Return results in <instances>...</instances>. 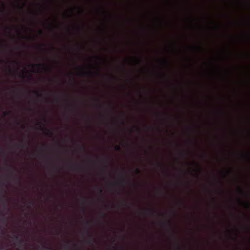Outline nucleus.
Returning <instances> with one entry per match:
<instances>
[{
	"label": "nucleus",
	"instance_id": "obj_1",
	"mask_svg": "<svg viewBox=\"0 0 250 250\" xmlns=\"http://www.w3.org/2000/svg\"><path fill=\"white\" fill-rule=\"evenodd\" d=\"M60 18L61 21L60 23V42H61L62 40V0H60Z\"/></svg>",
	"mask_w": 250,
	"mask_h": 250
},
{
	"label": "nucleus",
	"instance_id": "obj_2",
	"mask_svg": "<svg viewBox=\"0 0 250 250\" xmlns=\"http://www.w3.org/2000/svg\"><path fill=\"white\" fill-rule=\"evenodd\" d=\"M37 124L40 126V130H42L44 134L49 135L51 133L50 130H49L48 129H47L44 127L42 126V125L43 126L44 125L42 122H41V121L38 122Z\"/></svg>",
	"mask_w": 250,
	"mask_h": 250
},
{
	"label": "nucleus",
	"instance_id": "obj_3",
	"mask_svg": "<svg viewBox=\"0 0 250 250\" xmlns=\"http://www.w3.org/2000/svg\"><path fill=\"white\" fill-rule=\"evenodd\" d=\"M31 66L33 68L37 69V70H38L40 68H42L43 70H45L47 67L45 64H42V63L32 64Z\"/></svg>",
	"mask_w": 250,
	"mask_h": 250
},
{
	"label": "nucleus",
	"instance_id": "obj_4",
	"mask_svg": "<svg viewBox=\"0 0 250 250\" xmlns=\"http://www.w3.org/2000/svg\"><path fill=\"white\" fill-rule=\"evenodd\" d=\"M47 146L46 145H43L41 148V152L40 153V155L43 158L46 159L47 158V155L45 153V149L47 148Z\"/></svg>",
	"mask_w": 250,
	"mask_h": 250
},
{
	"label": "nucleus",
	"instance_id": "obj_5",
	"mask_svg": "<svg viewBox=\"0 0 250 250\" xmlns=\"http://www.w3.org/2000/svg\"><path fill=\"white\" fill-rule=\"evenodd\" d=\"M62 45L61 44L60 45V63L61 64L62 63ZM62 66H61V68H60V77H62ZM62 83V80L61 79L60 80V85H61Z\"/></svg>",
	"mask_w": 250,
	"mask_h": 250
},
{
	"label": "nucleus",
	"instance_id": "obj_6",
	"mask_svg": "<svg viewBox=\"0 0 250 250\" xmlns=\"http://www.w3.org/2000/svg\"><path fill=\"white\" fill-rule=\"evenodd\" d=\"M62 125L61 124V126H60V129H61V127H62ZM62 135V131L61 130L60 131V136ZM62 137L60 136V161L61 162V159H62Z\"/></svg>",
	"mask_w": 250,
	"mask_h": 250
},
{
	"label": "nucleus",
	"instance_id": "obj_7",
	"mask_svg": "<svg viewBox=\"0 0 250 250\" xmlns=\"http://www.w3.org/2000/svg\"><path fill=\"white\" fill-rule=\"evenodd\" d=\"M14 238L17 241H19V243L21 244L25 245L26 244V242L23 239H20L19 237L17 235H14Z\"/></svg>",
	"mask_w": 250,
	"mask_h": 250
},
{
	"label": "nucleus",
	"instance_id": "obj_8",
	"mask_svg": "<svg viewBox=\"0 0 250 250\" xmlns=\"http://www.w3.org/2000/svg\"><path fill=\"white\" fill-rule=\"evenodd\" d=\"M32 92L36 95L37 97L38 98H42L43 97V94L42 93H40L38 91H33Z\"/></svg>",
	"mask_w": 250,
	"mask_h": 250
},
{
	"label": "nucleus",
	"instance_id": "obj_9",
	"mask_svg": "<svg viewBox=\"0 0 250 250\" xmlns=\"http://www.w3.org/2000/svg\"><path fill=\"white\" fill-rule=\"evenodd\" d=\"M51 250V248L50 246L47 245L46 244L42 245V250Z\"/></svg>",
	"mask_w": 250,
	"mask_h": 250
},
{
	"label": "nucleus",
	"instance_id": "obj_10",
	"mask_svg": "<svg viewBox=\"0 0 250 250\" xmlns=\"http://www.w3.org/2000/svg\"><path fill=\"white\" fill-rule=\"evenodd\" d=\"M60 108L61 109L62 102V92L61 90L60 93Z\"/></svg>",
	"mask_w": 250,
	"mask_h": 250
},
{
	"label": "nucleus",
	"instance_id": "obj_11",
	"mask_svg": "<svg viewBox=\"0 0 250 250\" xmlns=\"http://www.w3.org/2000/svg\"><path fill=\"white\" fill-rule=\"evenodd\" d=\"M10 114H11V112H10V111H4L3 112V115L4 116H8Z\"/></svg>",
	"mask_w": 250,
	"mask_h": 250
},
{
	"label": "nucleus",
	"instance_id": "obj_12",
	"mask_svg": "<svg viewBox=\"0 0 250 250\" xmlns=\"http://www.w3.org/2000/svg\"><path fill=\"white\" fill-rule=\"evenodd\" d=\"M30 206H29V208H31L32 206H33L34 205V202L33 201H30L29 202Z\"/></svg>",
	"mask_w": 250,
	"mask_h": 250
},
{
	"label": "nucleus",
	"instance_id": "obj_13",
	"mask_svg": "<svg viewBox=\"0 0 250 250\" xmlns=\"http://www.w3.org/2000/svg\"><path fill=\"white\" fill-rule=\"evenodd\" d=\"M21 143H22V145H21L20 146L22 147H25V144L24 142H23V141H21Z\"/></svg>",
	"mask_w": 250,
	"mask_h": 250
},
{
	"label": "nucleus",
	"instance_id": "obj_14",
	"mask_svg": "<svg viewBox=\"0 0 250 250\" xmlns=\"http://www.w3.org/2000/svg\"><path fill=\"white\" fill-rule=\"evenodd\" d=\"M38 33H39V34H40V35H42V34H43V31H42V30H38Z\"/></svg>",
	"mask_w": 250,
	"mask_h": 250
},
{
	"label": "nucleus",
	"instance_id": "obj_15",
	"mask_svg": "<svg viewBox=\"0 0 250 250\" xmlns=\"http://www.w3.org/2000/svg\"><path fill=\"white\" fill-rule=\"evenodd\" d=\"M44 45H38V47L40 49H42L43 48Z\"/></svg>",
	"mask_w": 250,
	"mask_h": 250
},
{
	"label": "nucleus",
	"instance_id": "obj_16",
	"mask_svg": "<svg viewBox=\"0 0 250 250\" xmlns=\"http://www.w3.org/2000/svg\"><path fill=\"white\" fill-rule=\"evenodd\" d=\"M12 62L15 64H18V63L17 62H16V61H13Z\"/></svg>",
	"mask_w": 250,
	"mask_h": 250
},
{
	"label": "nucleus",
	"instance_id": "obj_17",
	"mask_svg": "<svg viewBox=\"0 0 250 250\" xmlns=\"http://www.w3.org/2000/svg\"><path fill=\"white\" fill-rule=\"evenodd\" d=\"M62 169V166L61 164L60 166V171H61Z\"/></svg>",
	"mask_w": 250,
	"mask_h": 250
},
{
	"label": "nucleus",
	"instance_id": "obj_18",
	"mask_svg": "<svg viewBox=\"0 0 250 250\" xmlns=\"http://www.w3.org/2000/svg\"><path fill=\"white\" fill-rule=\"evenodd\" d=\"M2 185H3V183H2V182L0 181V186H1Z\"/></svg>",
	"mask_w": 250,
	"mask_h": 250
},
{
	"label": "nucleus",
	"instance_id": "obj_19",
	"mask_svg": "<svg viewBox=\"0 0 250 250\" xmlns=\"http://www.w3.org/2000/svg\"><path fill=\"white\" fill-rule=\"evenodd\" d=\"M63 18H64V16H65V12L64 11V10L63 9Z\"/></svg>",
	"mask_w": 250,
	"mask_h": 250
},
{
	"label": "nucleus",
	"instance_id": "obj_20",
	"mask_svg": "<svg viewBox=\"0 0 250 250\" xmlns=\"http://www.w3.org/2000/svg\"><path fill=\"white\" fill-rule=\"evenodd\" d=\"M60 246H61L60 250H61L62 247V245L61 243H60Z\"/></svg>",
	"mask_w": 250,
	"mask_h": 250
},
{
	"label": "nucleus",
	"instance_id": "obj_21",
	"mask_svg": "<svg viewBox=\"0 0 250 250\" xmlns=\"http://www.w3.org/2000/svg\"><path fill=\"white\" fill-rule=\"evenodd\" d=\"M61 232H62V228L61 227V228H60V232L61 233Z\"/></svg>",
	"mask_w": 250,
	"mask_h": 250
},
{
	"label": "nucleus",
	"instance_id": "obj_22",
	"mask_svg": "<svg viewBox=\"0 0 250 250\" xmlns=\"http://www.w3.org/2000/svg\"><path fill=\"white\" fill-rule=\"evenodd\" d=\"M63 25H64V21H63Z\"/></svg>",
	"mask_w": 250,
	"mask_h": 250
},
{
	"label": "nucleus",
	"instance_id": "obj_23",
	"mask_svg": "<svg viewBox=\"0 0 250 250\" xmlns=\"http://www.w3.org/2000/svg\"><path fill=\"white\" fill-rule=\"evenodd\" d=\"M63 25H64V21H63Z\"/></svg>",
	"mask_w": 250,
	"mask_h": 250
},
{
	"label": "nucleus",
	"instance_id": "obj_24",
	"mask_svg": "<svg viewBox=\"0 0 250 250\" xmlns=\"http://www.w3.org/2000/svg\"><path fill=\"white\" fill-rule=\"evenodd\" d=\"M63 25H64V21H63Z\"/></svg>",
	"mask_w": 250,
	"mask_h": 250
},
{
	"label": "nucleus",
	"instance_id": "obj_25",
	"mask_svg": "<svg viewBox=\"0 0 250 250\" xmlns=\"http://www.w3.org/2000/svg\"><path fill=\"white\" fill-rule=\"evenodd\" d=\"M63 25H64V21H63Z\"/></svg>",
	"mask_w": 250,
	"mask_h": 250
},
{
	"label": "nucleus",
	"instance_id": "obj_26",
	"mask_svg": "<svg viewBox=\"0 0 250 250\" xmlns=\"http://www.w3.org/2000/svg\"><path fill=\"white\" fill-rule=\"evenodd\" d=\"M29 77L31 79L32 78V76L31 75H30Z\"/></svg>",
	"mask_w": 250,
	"mask_h": 250
},
{
	"label": "nucleus",
	"instance_id": "obj_27",
	"mask_svg": "<svg viewBox=\"0 0 250 250\" xmlns=\"http://www.w3.org/2000/svg\"><path fill=\"white\" fill-rule=\"evenodd\" d=\"M0 3H1V1H0Z\"/></svg>",
	"mask_w": 250,
	"mask_h": 250
},
{
	"label": "nucleus",
	"instance_id": "obj_28",
	"mask_svg": "<svg viewBox=\"0 0 250 250\" xmlns=\"http://www.w3.org/2000/svg\"><path fill=\"white\" fill-rule=\"evenodd\" d=\"M64 3V0H63V3Z\"/></svg>",
	"mask_w": 250,
	"mask_h": 250
}]
</instances>
